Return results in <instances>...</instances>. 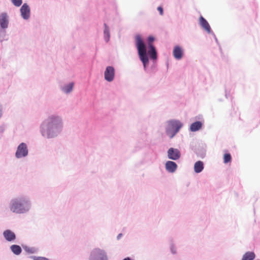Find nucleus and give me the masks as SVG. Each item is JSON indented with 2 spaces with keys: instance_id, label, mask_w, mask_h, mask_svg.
Here are the masks:
<instances>
[{
  "instance_id": "7ed1b4c3",
  "label": "nucleus",
  "mask_w": 260,
  "mask_h": 260,
  "mask_svg": "<svg viewBox=\"0 0 260 260\" xmlns=\"http://www.w3.org/2000/svg\"><path fill=\"white\" fill-rule=\"evenodd\" d=\"M32 204L30 198L26 196H19L12 199L9 203L10 211L16 214H24L29 212Z\"/></svg>"
},
{
  "instance_id": "a878e982",
  "label": "nucleus",
  "mask_w": 260,
  "mask_h": 260,
  "mask_svg": "<svg viewBox=\"0 0 260 260\" xmlns=\"http://www.w3.org/2000/svg\"><path fill=\"white\" fill-rule=\"evenodd\" d=\"M28 258H31L33 260H50L49 258L40 256L30 255L28 256Z\"/></svg>"
},
{
  "instance_id": "423d86ee",
  "label": "nucleus",
  "mask_w": 260,
  "mask_h": 260,
  "mask_svg": "<svg viewBox=\"0 0 260 260\" xmlns=\"http://www.w3.org/2000/svg\"><path fill=\"white\" fill-rule=\"evenodd\" d=\"M9 24V17L7 12H2L0 14V43L7 41L8 38L6 29Z\"/></svg>"
},
{
  "instance_id": "f704fd0d",
  "label": "nucleus",
  "mask_w": 260,
  "mask_h": 260,
  "mask_svg": "<svg viewBox=\"0 0 260 260\" xmlns=\"http://www.w3.org/2000/svg\"><path fill=\"white\" fill-rule=\"evenodd\" d=\"M143 164H144V161L143 160H141L140 162L137 164L135 166H136V167L139 168V167H140V166L141 165H142Z\"/></svg>"
},
{
  "instance_id": "58836bf2",
  "label": "nucleus",
  "mask_w": 260,
  "mask_h": 260,
  "mask_svg": "<svg viewBox=\"0 0 260 260\" xmlns=\"http://www.w3.org/2000/svg\"><path fill=\"white\" fill-rule=\"evenodd\" d=\"M253 210H254V213H255V209L254 208L253 209Z\"/></svg>"
},
{
  "instance_id": "9d476101",
  "label": "nucleus",
  "mask_w": 260,
  "mask_h": 260,
  "mask_svg": "<svg viewBox=\"0 0 260 260\" xmlns=\"http://www.w3.org/2000/svg\"><path fill=\"white\" fill-rule=\"evenodd\" d=\"M115 76V69L112 66H107L104 72V79L109 82H112Z\"/></svg>"
},
{
  "instance_id": "c756f323",
  "label": "nucleus",
  "mask_w": 260,
  "mask_h": 260,
  "mask_svg": "<svg viewBox=\"0 0 260 260\" xmlns=\"http://www.w3.org/2000/svg\"><path fill=\"white\" fill-rule=\"evenodd\" d=\"M157 10L159 12V14L162 16L164 14V9L162 5H159L157 7Z\"/></svg>"
},
{
  "instance_id": "bb28decb",
  "label": "nucleus",
  "mask_w": 260,
  "mask_h": 260,
  "mask_svg": "<svg viewBox=\"0 0 260 260\" xmlns=\"http://www.w3.org/2000/svg\"><path fill=\"white\" fill-rule=\"evenodd\" d=\"M12 4L16 7H19L22 5L23 1L22 0H10Z\"/></svg>"
},
{
  "instance_id": "dca6fc26",
  "label": "nucleus",
  "mask_w": 260,
  "mask_h": 260,
  "mask_svg": "<svg viewBox=\"0 0 260 260\" xmlns=\"http://www.w3.org/2000/svg\"><path fill=\"white\" fill-rule=\"evenodd\" d=\"M178 165L176 162L172 160H167L165 163L166 170L170 173H174L176 172Z\"/></svg>"
},
{
  "instance_id": "39448f33",
  "label": "nucleus",
  "mask_w": 260,
  "mask_h": 260,
  "mask_svg": "<svg viewBox=\"0 0 260 260\" xmlns=\"http://www.w3.org/2000/svg\"><path fill=\"white\" fill-rule=\"evenodd\" d=\"M206 145L202 141L192 139L189 144L190 149L193 151L198 157L204 158L206 155Z\"/></svg>"
},
{
  "instance_id": "6e6552de",
  "label": "nucleus",
  "mask_w": 260,
  "mask_h": 260,
  "mask_svg": "<svg viewBox=\"0 0 260 260\" xmlns=\"http://www.w3.org/2000/svg\"><path fill=\"white\" fill-rule=\"evenodd\" d=\"M204 127V120L202 115H199L195 117V121L192 122L188 130L190 132H196L202 129Z\"/></svg>"
},
{
  "instance_id": "9b49d317",
  "label": "nucleus",
  "mask_w": 260,
  "mask_h": 260,
  "mask_svg": "<svg viewBox=\"0 0 260 260\" xmlns=\"http://www.w3.org/2000/svg\"><path fill=\"white\" fill-rule=\"evenodd\" d=\"M20 16L24 20H28L31 15L30 8L28 4L24 3L20 8Z\"/></svg>"
},
{
  "instance_id": "393cba45",
  "label": "nucleus",
  "mask_w": 260,
  "mask_h": 260,
  "mask_svg": "<svg viewBox=\"0 0 260 260\" xmlns=\"http://www.w3.org/2000/svg\"><path fill=\"white\" fill-rule=\"evenodd\" d=\"M170 250L172 254L174 255L177 253L176 247L172 239L170 241Z\"/></svg>"
},
{
  "instance_id": "2f4dec72",
  "label": "nucleus",
  "mask_w": 260,
  "mask_h": 260,
  "mask_svg": "<svg viewBox=\"0 0 260 260\" xmlns=\"http://www.w3.org/2000/svg\"><path fill=\"white\" fill-rule=\"evenodd\" d=\"M230 91H228V89L225 87V96L226 99H228L230 96Z\"/></svg>"
},
{
  "instance_id": "f03ea898",
  "label": "nucleus",
  "mask_w": 260,
  "mask_h": 260,
  "mask_svg": "<svg viewBox=\"0 0 260 260\" xmlns=\"http://www.w3.org/2000/svg\"><path fill=\"white\" fill-rule=\"evenodd\" d=\"M134 44L137 49L140 60L143 64L144 70L149 74H154L157 71V60H152V64L149 66V58L147 54L146 46L139 34L134 37Z\"/></svg>"
},
{
  "instance_id": "f257e3e1",
  "label": "nucleus",
  "mask_w": 260,
  "mask_h": 260,
  "mask_svg": "<svg viewBox=\"0 0 260 260\" xmlns=\"http://www.w3.org/2000/svg\"><path fill=\"white\" fill-rule=\"evenodd\" d=\"M63 127L61 117L58 115L52 114L41 123L40 132L43 137L51 139L58 136L62 132Z\"/></svg>"
},
{
  "instance_id": "5701e85b",
  "label": "nucleus",
  "mask_w": 260,
  "mask_h": 260,
  "mask_svg": "<svg viewBox=\"0 0 260 260\" xmlns=\"http://www.w3.org/2000/svg\"><path fill=\"white\" fill-rule=\"evenodd\" d=\"M255 257L256 255L253 251H248L243 255L241 260H254Z\"/></svg>"
},
{
  "instance_id": "a211bd4d",
  "label": "nucleus",
  "mask_w": 260,
  "mask_h": 260,
  "mask_svg": "<svg viewBox=\"0 0 260 260\" xmlns=\"http://www.w3.org/2000/svg\"><path fill=\"white\" fill-rule=\"evenodd\" d=\"M75 83L73 82H70L63 85L60 86L61 90L66 94L70 93L73 90Z\"/></svg>"
},
{
  "instance_id": "6ab92c4d",
  "label": "nucleus",
  "mask_w": 260,
  "mask_h": 260,
  "mask_svg": "<svg viewBox=\"0 0 260 260\" xmlns=\"http://www.w3.org/2000/svg\"><path fill=\"white\" fill-rule=\"evenodd\" d=\"M104 39L106 43H108L110 40L111 34L110 27L106 23H104Z\"/></svg>"
},
{
  "instance_id": "473e14b6",
  "label": "nucleus",
  "mask_w": 260,
  "mask_h": 260,
  "mask_svg": "<svg viewBox=\"0 0 260 260\" xmlns=\"http://www.w3.org/2000/svg\"><path fill=\"white\" fill-rule=\"evenodd\" d=\"M3 106L0 103V119L2 118V116H3Z\"/></svg>"
},
{
  "instance_id": "f3484780",
  "label": "nucleus",
  "mask_w": 260,
  "mask_h": 260,
  "mask_svg": "<svg viewBox=\"0 0 260 260\" xmlns=\"http://www.w3.org/2000/svg\"><path fill=\"white\" fill-rule=\"evenodd\" d=\"M148 47L147 56H149L151 60H157V50L154 45L153 44H149Z\"/></svg>"
},
{
  "instance_id": "0eeeda50",
  "label": "nucleus",
  "mask_w": 260,
  "mask_h": 260,
  "mask_svg": "<svg viewBox=\"0 0 260 260\" xmlns=\"http://www.w3.org/2000/svg\"><path fill=\"white\" fill-rule=\"evenodd\" d=\"M89 260H108L106 252L99 248H93L90 252Z\"/></svg>"
},
{
  "instance_id": "20e7f679",
  "label": "nucleus",
  "mask_w": 260,
  "mask_h": 260,
  "mask_svg": "<svg viewBox=\"0 0 260 260\" xmlns=\"http://www.w3.org/2000/svg\"><path fill=\"white\" fill-rule=\"evenodd\" d=\"M167 123L166 133L170 139L173 138L183 126V123L177 119L169 120Z\"/></svg>"
},
{
  "instance_id": "7c9ffc66",
  "label": "nucleus",
  "mask_w": 260,
  "mask_h": 260,
  "mask_svg": "<svg viewBox=\"0 0 260 260\" xmlns=\"http://www.w3.org/2000/svg\"><path fill=\"white\" fill-rule=\"evenodd\" d=\"M209 35H212L213 37V38L214 39V40H215V42L216 43L217 45L218 46H219L220 43H219V41H218V39H217V38L215 33L213 32V31H212V33H210Z\"/></svg>"
},
{
  "instance_id": "4be33fe9",
  "label": "nucleus",
  "mask_w": 260,
  "mask_h": 260,
  "mask_svg": "<svg viewBox=\"0 0 260 260\" xmlns=\"http://www.w3.org/2000/svg\"><path fill=\"white\" fill-rule=\"evenodd\" d=\"M21 246L27 254H30L38 253V249L35 247H29L25 244H22Z\"/></svg>"
},
{
  "instance_id": "412c9836",
  "label": "nucleus",
  "mask_w": 260,
  "mask_h": 260,
  "mask_svg": "<svg viewBox=\"0 0 260 260\" xmlns=\"http://www.w3.org/2000/svg\"><path fill=\"white\" fill-rule=\"evenodd\" d=\"M22 246L18 244H12L10 246V249L13 254L19 255L22 251Z\"/></svg>"
},
{
  "instance_id": "c9c22d12",
  "label": "nucleus",
  "mask_w": 260,
  "mask_h": 260,
  "mask_svg": "<svg viewBox=\"0 0 260 260\" xmlns=\"http://www.w3.org/2000/svg\"><path fill=\"white\" fill-rule=\"evenodd\" d=\"M123 234L122 233L118 234V235L117 236V240H120Z\"/></svg>"
},
{
  "instance_id": "ddd939ff",
  "label": "nucleus",
  "mask_w": 260,
  "mask_h": 260,
  "mask_svg": "<svg viewBox=\"0 0 260 260\" xmlns=\"http://www.w3.org/2000/svg\"><path fill=\"white\" fill-rule=\"evenodd\" d=\"M199 25L201 28L208 34L212 32V29L208 21L202 16L200 15L199 18Z\"/></svg>"
},
{
  "instance_id": "cd10ccee",
  "label": "nucleus",
  "mask_w": 260,
  "mask_h": 260,
  "mask_svg": "<svg viewBox=\"0 0 260 260\" xmlns=\"http://www.w3.org/2000/svg\"><path fill=\"white\" fill-rule=\"evenodd\" d=\"M156 39L154 36L152 35H149L147 38L148 46L149 45V44H153L152 43L156 41Z\"/></svg>"
},
{
  "instance_id": "4c0bfd02",
  "label": "nucleus",
  "mask_w": 260,
  "mask_h": 260,
  "mask_svg": "<svg viewBox=\"0 0 260 260\" xmlns=\"http://www.w3.org/2000/svg\"><path fill=\"white\" fill-rule=\"evenodd\" d=\"M166 65H167V68H168V67H169V62L168 61L167 62Z\"/></svg>"
},
{
  "instance_id": "ea45409f",
  "label": "nucleus",
  "mask_w": 260,
  "mask_h": 260,
  "mask_svg": "<svg viewBox=\"0 0 260 260\" xmlns=\"http://www.w3.org/2000/svg\"><path fill=\"white\" fill-rule=\"evenodd\" d=\"M256 260H260V259H256Z\"/></svg>"
},
{
  "instance_id": "2eb2a0df",
  "label": "nucleus",
  "mask_w": 260,
  "mask_h": 260,
  "mask_svg": "<svg viewBox=\"0 0 260 260\" xmlns=\"http://www.w3.org/2000/svg\"><path fill=\"white\" fill-rule=\"evenodd\" d=\"M3 235L5 240L9 242H15L17 238L16 234L10 229H7L4 231Z\"/></svg>"
},
{
  "instance_id": "e433bc0d",
  "label": "nucleus",
  "mask_w": 260,
  "mask_h": 260,
  "mask_svg": "<svg viewBox=\"0 0 260 260\" xmlns=\"http://www.w3.org/2000/svg\"><path fill=\"white\" fill-rule=\"evenodd\" d=\"M219 46V48L220 52L221 53H222V49H221V47L220 45H219V46Z\"/></svg>"
},
{
  "instance_id": "b1692460",
  "label": "nucleus",
  "mask_w": 260,
  "mask_h": 260,
  "mask_svg": "<svg viewBox=\"0 0 260 260\" xmlns=\"http://www.w3.org/2000/svg\"><path fill=\"white\" fill-rule=\"evenodd\" d=\"M223 163L228 164L231 163L232 160V157L231 153L228 150L224 151V154L223 156Z\"/></svg>"
},
{
  "instance_id": "f8f14e48",
  "label": "nucleus",
  "mask_w": 260,
  "mask_h": 260,
  "mask_svg": "<svg viewBox=\"0 0 260 260\" xmlns=\"http://www.w3.org/2000/svg\"><path fill=\"white\" fill-rule=\"evenodd\" d=\"M185 55V50L182 46L176 45L173 49V56L177 60H180Z\"/></svg>"
},
{
  "instance_id": "c85d7f7f",
  "label": "nucleus",
  "mask_w": 260,
  "mask_h": 260,
  "mask_svg": "<svg viewBox=\"0 0 260 260\" xmlns=\"http://www.w3.org/2000/svg\"><path fill=\"white\" fill-rule=\"evenodd\" d=\"M6 129V124L3 123L1 124H0V139L3 137V134L5 131Z\"/></svg>"
},
{
  "instance_id": "1a4fd4ad",
  "label": "nucleus",
  "mask_w": 260,
  "mask_h": 260,
  "mask_svg": "<svg viewBox=\"0 0 260 260\" xmlns=\"http://www.w3.org/2000/svg\"><path fill=\"white\" fill-rule=\"evenodd\" d=\"M28 154V149L27 144L24 142L20 143L17 146L15 156L19 159L27 156Z\"/></svg>"
},
{
  "instance_id": "4468645a",
  "label": "nucleus",
  "mask_w": 260,
  "mask_h": 260,
  "mask_svg": "<svg viewBox=\"0 0 260 260\" xmlns=\"http://www.w3.org/2000/svg\"><path fill=\"white\" fill-rule=\"evenodd\" d=\"M168 157L173 160H177L181 157V152L177 148L171 147L167 151Z\"/></svg>"
},
{
  "instance_id": "72a5a7b5",
  "label": "nucleus",
  "mask_w": 260,
  "mask_h": 260,
  "mask_svg": "<svg viewBox=\"0 0 260 260\" xmlns=\"http://www.w3.org/2000/svg\"><path fill=\"white\" fill-rule=\"evenodd\" d=\"M122 260H135L133 257L131 256H126L123 258Z\"/></svg>"
},
{
  "instance_id": "aec40b11",
  "label": "nucleus",
  "mask_w": 260,
  "mask_h": 260,
  "mask_svg": "<svg viewBox=\"0 0 260 260\" xmlns=\"http://www.w3.org/2000/svg\"><path fill=\"white\" fill-rule=\"evenodd\" d=\"M204 167L205 165L203 161L198 160L194 164V172L197 174L200 173L203 171Z\"/></svg>"
}]
</instances>
